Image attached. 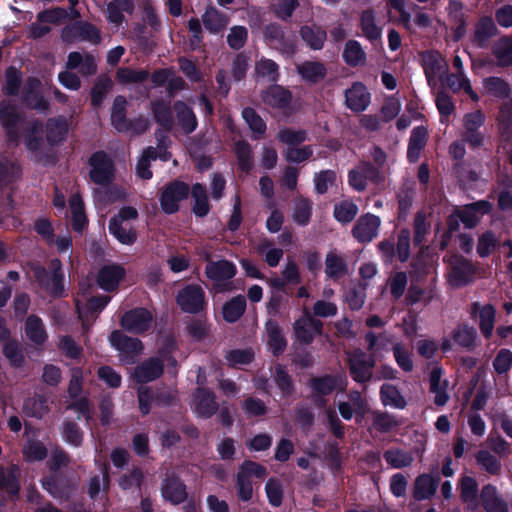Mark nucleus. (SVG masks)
Returning <instances> with one entry per match:
<instances>
[{"mask_svg":"<svg viewBox=\"0 0 512 512\" xmlns=\"http://www.w3.org/2000/svg\"><path fill=\"white\" fill-rule=\"evenodd\" d=\"M301 78L310 84H317L327 75L326 66L320 61H305L297 66Z\"/></svg>","mask_w":512,"mask_h":512,"instance_id":"nucleus-38","label":"nucleus"},{"mask_svg":"<svg viewBox=\"0 0 512 512\" xmlns=\"http://www.w3.org/2000/svg\"><path fill=\"white\" fill-rule=\"evenodd\" d=\"M442 374V368L435 367L432 369L429 377L430 392L435 394L434 404L439 407L444 406L449 400V395L446 391L448 386L447 380L441 385Z\"/></svg>","mask_w":512,"mask_h":512,"instance_id":"nucleus-42","label":"nucleus"},{"mask_svg":"<svg viewBox=\"0 0 512 512\" xmlns=\"http://www.w3.org/2000/svg\"><path fill=\"white\" fill-rule=\"evenodd\" d=\"M338 377L332 374H326L323 376L312 377L308 383L314 395L328 396L330 395L338 385Z\"/></svg>","mask_w":512,"mask_h":512,"instance_id":"nucleus-52","label":"nucleus"},{"mask_svg":"<svg viewBox=\"0 0 512 512\" xmlns=\"http://www.w3.org/2000/svg\"><path fill=\"white\" fill-rule=\"evenodd\" d=\"M150 74L146 69L135 70L130 67H120L116 71V79L121 84L143 83Z\"/></svg>","mask_w":512,"mask_h":512,"instance_id":"nucleus-64","label":"nucleus"},{"mask_svg":"<svg viewBox=\"0 0 512 512\" xmlns=\"http://www.w3.org/2000/svg\"><path fill=\"white\" fill-rule=\"evenodd\" d=\"M477 465L489 475L498 476L502 471V463L499 458L488 450L481 449L474 455Z\"/></svg>","mask_w":512,"mask_h":512,"instance_id":"nucleus-56","label":"nucleus"},{"mask_svg":"<svg viewBox=\"0 0 512 512\" xmlns=\"http://www.w3.org/2000/svg\"><path fill=\"white\" fill-rule=\"evenodd\" d=\"M460 499L472 509L478 504V483L472 476H463L459 483Z\"/></svg>","mask_w":512,"mask_h":512,"instance_id":"nucleus-48","label":"nucleus"},{"mask_svg":"<svg viewBox=\"0 0 512 512\" xmlns=\"http://www.w3.org/2000/svg\"><path fill=\"white\" fill-rule=\"evenodd\" d=\"M70 208H71V226L72 229L79 234H82L83 231L88 226V219L85 214L84 203L79 197H72L70 199Z\"/></svg>","mask_w":512,"mask_h":512,"instance_id":"nucleus-58","label":"nucleus"},{"mask_svg":"<svg viewBox=\"0 0 512 512\" xmlns=\"http://www.w3.org/2000/svg\"><path fill=\"white\" fill-rule=\"evenodd\" d=\"M20 469L12 464L8 467L0 465V492L14 501L19 498L21 491Z\"/></svg>","mask_w":512,"mask_h":512,"instance_id":"nucleus-17","label":"nucleus"},{"mask_svg":"<svg viewBox=\"0 0 512 512\" xmlns=\"http://www.w3.org/2000/svg\"><path fill=\"white\" fill-rule=\"evenodd\" d=\"M499 35L494 19L489 15L481 16L475 24L472 44L479 49H487L490 40Z\"/></svg>","mask_w":512,"mask_h":512,"instance_id":"nucleus-18","label":"nucleus"},{"mask_svg":"<svg viewBox=\"0 0 512 512\" xmlns=\"http://www.w3.org/2000/svg\"><path fill=\"white\" fill-rule=\"evenodd\" d=\"M236 273V265L226 259L210 262L205 267L206 277L216 282L230 280L236 275Z\"/></svg>","mask_w":512,"mask_h":512,"instance_id":"nucleus-29","label":"nucleus"},{"mask_svg":"<svg viewBox=\"0 0 512 512\" xmlns=\"http://www.w3.org/2000/svg\"><path fill=\"white\" fill-rule=\"evenodd\" d=\"M91 167L89 177L97 185L106 186L112 183L115 177V167L111 157L103 150L91 154L88 159Z\"/></svg>","mask_w":512,"mask_h":512,"instance_id":"nucleus-6","label":"nucleus"},{"mask_svg":"<svg viewBox=\"0 0 512 512\" xmlns=\"http://www.w3.org/2000/svg\"><path fill=\"white\" fill-rule=\"evenodd\" d=\"M496 124L499 141L512 144V101H504L499 106Z\"/></svg>","mask_w":512,"mask_h":512,"instance_id":"nucleus-26","label":"nucleus"},{"mask_svg":"<svg viewBox=\"0 0 512 512\" xmlns=\"http://www.w3.org/2000/svg\"><path fill=\"white\" fill-rule=\"evenodd\" d=\"M109 233L121 244L131 246L137 241V231L128 225L119 224L117 220H109Z\"/></svg>","mask_w":512,"mask_h":512,"instance_id":"nucleus-51","label":"nucleus"},{"mask_svg":"<svg viewBox=\"0 0 512 512\" xmlns=\"http://www.w3.org/2000/svg\"><path fill=\"white\" fill-rule=\"evenodd\" d=\"M161 497L165 502L177 506L188 499L187 486L176 473H167L160 484Z\"/></svg>","mask_w":512,"mask_h":512,"instance_id":"nucleus-11","label":"nucleus"},{"mask_svg":"<svg viewBox=\"0 0 512 512\" xmlns=\"http://www.w3.org/2000/svg\"><path fill=\"white\" fill-rule=\"evenodd\" d=\"M242 118L252 131V139L260 140L264 137L267 125L263 118L252 107H245L242 110Z\"/></svg>","mask_w":512,"mask_h":512,"instance_id":"nucleus-45","label":"nucleus"},{"mask_svg":"<svg viewBox=\"0 0 512 512\" xmlns=\"http://www.w3.org/2000/svg\"><path fill=\"white\" fill-rule=\"evenodd\" d=\"M22 83V71L15 66H8L4 71V83L2 86L3 94L10 97L18 96Z\"/></svg>","mask_w":512,"mask_h":512,"instance_id":"nucleus-44","label":"nucleus"},{"mask_svg":"<svg viewBox=\"0 0 512 512\" xmlns=\"http://www.w3.org/2000/svg\"><path fill=\"white\" fill-rule=\"evenodd\" d=\"M173 110L176 113L177 123L184 134L189 135L197 129V117L193 109L186 102L182 100L175 101Z\"/></svg>","mask_w":512,"mask_h":512,"instance_id":"nucleus-28","label":"nucleus"},{"mask_svg":"<svg viewBox=\"0 0 512 512\" xmlns=\"http://www.w3.org/2000/svg\"><path fill=\"white\" fill-rule=\"evenodd\" d=\"M264 40L273 49L286 57H292L297 51L296 40L293 36H287L284 28L279 23H269L263 28Z\"/></svg>","mask_w":512,"mask_h":512,"instance_id":"nucleus-7","label":"nucleus"},{"mask_svg":"<svg viewBox=\"0 0 512 512\" xmlns=\"http://www.w3.org/2000/svg\"><path fill=\"white\" fill-rule=\"evenodd\" d=\"M479 268L473 262L462 256H454L451 262L450 283L454 287H464L474 281Z\"/></svg>","mask_w":512,"mask_h":512,"instance_id":"nucleus-13","label":"nucleus"},{"mask_svg":"<svg viewBox=\"0 0 512 512\" xmlns=\"http://www.w3.org/2000/svg\"><path fill=\"white\" fill-rule=\"evenodd\" d=\"M190 194L193 199L192 212L196 217H206L210 210L206 186L202 183H195L190 187Z\"/></svg>","mask_w":512,"mask_h":512,"instance_id":"nucleus-35","label":"nucleus"},{"mask_svg":"<svg viewBox=\"0 0 512 512\" xmlns=\"http://www.w3.org/2000/svg\"><path fill=\"white\" fill-rule=\"evenodd\" d=\"M301 39L312 50H321L327 39V32L320 26L303 25L299 30Z\"/></svg>","mask_w":512,"mask_h":512,"instance_id":"nucleus-40","label":"nucleus"},{"mask_svg":"<svg viewBox=\"0 0 512 512\" xmlns=\"http://www.w3.org/2000/svg\"><path fill=\"white\" fill-rule=\"evenodd\" d=\"M113 89V81L107 74L100 75L94 82L90 90V103L93 109H99Z\"/></svg>","mask_w":512,"mask_h":512,"instance_id":"nucleus-37","label":"nucleus"},{"mask_svg":"<svg viewBox=\"0 0 512 512\" xmlns=\"http://www.w3.org/2000/svg\"><path fill=\"white\" fill-rule=\"evenodd\" d=\"M401 424L402 422L389 412L380 410H374L372 412V426L379 433H389L393 429L401 426Z\"/></svg>","mask_w":512,"mask_h":512,"instance_id":"nucleus-54","label":"nucleus"},{"mask_svg":"<svg viewBox=\"0 0 512 512\" xmlns=\"http://www.w3.org/2000/svg\"><path fill=\"white\" fill-rule=\"evenodd\" d=\"M440 478L429 474L419 475L414 483L413 497L420 501L429 499L437 490Z\"/></svg>","mask_w":512,"mask_h":512,"instance_id":"nucleus-41","label":"nucleus"},{"mask_svg":"<svg viewBox=\"0 0 512 512\" xmlns=\"http://www.w3.org/2000/svg\"><path fill=\"white\" fill-rule=\"evenodd\" d=\"M323 322L313 317L308 310H304V315L296 319L293 323V332L295 339L302 345L313 343L315 336L323 334Z\"/></svg>","mask_w":512,"mask_h":512,"instance_id":"nucleus-10","label":"nucleus"},{"mask_svg":"<svg viewBox=\"0 0 512 512\" xmlns=\"http://www.w3.org/2000/svg\"><path fill=\"white\" fill-rule=\"evenodd\" d=\"M191 406L194 414L202 419H210L220 409L216 393L204 386H199L194 390Z\"/></svg>","mask_w":512,"mask_h":512,"instance_id":"nucleus-9","label":"nucleus"},{"mask_svg":"<svg viewBox=\"0 0 512 512\" xmlns=\"http://www.w3.org/2000/svg\"><path fill=\"white\" fill-rule=\"evenodd\" d=\"M25 335L35 346H43L45 344L48 334L39 316L32 314L26 318Z\"/></svg>","mask_w":512,"mask_h":512,"instance_id":"nucleus-36","label":"nucleus"},{"mask_svg":"<svg viewBox=\"0 0 512 512\" xmlns=\"http://www.w3.org/2000/svg\"><path fill=\"white\" fill-rule=\"evenodd\" d=\"M381 220L372 213H366L358 218L352 228V236L360 243H369L378 235Z\"/></svg>","mask_w":512,"mask_h":512,"instance_id":"nucleus-16","label":"nucleus"},{"mask_svg":"<svg viewBox=\"0 0 512 512\" xmlns=\"http://www.w3.org/2000/svg\"><path fill=\"white\" fill-rule=\"evenodd\" d=\"M134 0H111L106 5V19L109 23L120 26L125 21L124 13L133 14Z\"/></svg>","mask_w":512,"mask_h":512,"instance_id":"nucleus-31","label":"nucleus"},{"mask_svg":"<svg viewBox=\"0 0 512 512\" xmlns=\"http://www.w3.org/2000/svg\"><path fill=\"white\" fill-rule=\"evenodd\" d=\"M150 105L156 123L166 131H170L174 124L170 102L155 99L151 101Z\"/></svg>","mask_w":512,"mask_h":512,"instance_id":"nucleus-39","label":"nucleus"},{"mask_svg":"<svg viewBox=\"0 0 512 512\" xmlns=\"http://www.w3.org/2000/svg\"><path fill=\"white\" fill-rule=\"evenodd\" d=\"M342 58L350 67H358L366 62V53L357 40H348L345 44Z\"/></svg>","mask_w":512,"mask_h":512,"instance_id":"nucleus-55","label":"nucleus"},{"mask_svg":"<svg viewBox=\"0 0 512 512\" xmlns=\"http://www.w3.org/2000/svg\"><path fill=\"white\" fill-rule=\"evenodd\" d=\"M255 72L258 77L266 78L268 82L274 84L279 81V65L268 58H261L255 64Z\"/></svg>","mask_w":512,"mask_h":512,"instance_id":"nucleus-63","label":"nucleus"},{"mask_svg":"<svg viewBox=\"0 0 512 512\" xmlns=\"http://www.w3.org/2000/svg\"><path fill=\"white\" fill-rule=\"evenodd\" d=\"M471 317L479 318V328L485 339H490L495 327L496 309L492 304L481 305L479 302L471 304Z\"/></svg>","mask_w":512,"mask_h":512,"instance_id":"nucleus-19","label":"nucleus"},{"mask_svg":"<svg viewBox=\"0 0 512 512\" xmlns=\"http://www.w3.org/2000/svg\"><path fill=\"white\" fill-rule=\"evenodd\" d=\"M476 338L477 330L465 323L459 324L452 332L453 341L463 348H473Z\"/></svg>","mask_w":512,"mask_h":512,"instance_id":"nucleus-61","label":"nucleus"},{"mask_svg":"<svg viewBox=\"0 0 512 512\" xmlns=\"http://www.w3.org/2000/svg\"><path fill=\"white\" fill-rule=\"evenodd\" d=\"M483 87L489 95L496 98L506 99L511 95L510 85L498 76L484 78Z\"/></svg>","mask_w":512,"mask_h":512,"instance_id":"nucleus-60","label":"nucleus"},{"mask_svg":"<svg viewBox=\"0 0 512 512\" xmlns=\"http://www.w3.org/2000/svg\"><path fill=\"white\" fill-rule=\"evenodd\" d=\"M63 440L73 447H80L83 444L84 432L80 426L72 420H65L61 427Z\"/></svg>","mask_w":512,"mask_h":512,"instance_id":"nucleus-62","label":"nucleus"},{"mask_svg":"<svg viewBox=\"0 0 512 512\" xmlns=\"http://www.w3.org/2000/svg\"><path fill=\"white\" fill-rule=\"evenodd\" d=\"M479 497L482 507L486 512H508V504L499 495L496 486L492 484L484 485Z\"/></svg>","mask_w":512,"mask_h":512,"instance_id":"nucleus-27","label":"nucleus"},{"mask_svg":"<svg viewBox=\"0 0 512 512\" xmlns=\"http://www.w3.org/2000/svg\"><path fill=\"white\" fill-rule=\"evenodd\" d=\"M41 485L53 498L57 500H69L73 495L76 485L64 472H50L41 479Z\"/></svg>","mask_w":512,"mask_h":512,"instance_id":"nucleus-8","label":"nucleus"},{"mask_svg":"<svg viewBox=\"0 0 512 512\" xmlns=\"http://www.w3.org/2000/svg\"><path fill=\"white\" fill-rule=\"evenodd\" d=\"M61 38L66 43H73L77 39L99 43L101 40L99 29L92 23L76 21L65 26L61 31Z\"/></svg>","mask_w":512,"mask_h":512,"instance_id":"nucleus-14","label":"nucleus"},{"mask_svg":"<svg viewBox=\"0 0 512 512\" xmlns=\"http://www.w3.org/2000/svg\"><path fill=\"white\" fill-rule=\"evenodd\" d=\"M260 96L264 104L276 109L287 108L292 101L291 91L277 83L269 85Z\"/></svg>","mask_w":512,"mask_h":512,"instance_id":"nucleus-24","label":"nucleus"},{"mask_svg":"<svg viewBox=\"0 0 512 512\" xmlns=\"http://www.w3.org/2000/svg\"><path fill=\"white\" fill-rule=\"evenodd\" d=\"M69 133V123L66 117L57 116L48 118L45 124V138L52 146H60L66 141Z\"/></svg>","mask_w":512,"mask_h":512,"instance_id":"nucleus-21","label":"nucleus"},{"mask_svg":"<svg viewBox=\"0 0 512 512\" xmlns=\"http://www.w3.org/2000/svg\"><path fill=\"white\" fill-rule=\"evenodd\" d=\"M175 300L182 312L192 315L204 313L208 307L204 289L195 283L187 284L180 289Z\"/></svg>","mask_w":512,"mask_h":512,"instance_id":"nucleus-5","label":"nucleus"},{"mask_svg":"<svg viewBox=\"0 0 512 512\" xmlns=\"http://www.w3.org/2000/svg\"><path fill=\"white\" fill-rule=\"evenodd\" d=\"M381 402L384 406H391L397 409H404L407 402L397 386L383 384L379 391Z\"/></svg>","mask_w":512,"mask_h":512,"instance_id":"nucleus-53","label":"nucleus"},{"mask_svg":"<svg viewBox=\"0 0 512 512\" xmlns=\"http://www.w3.org/2000/svg\"><path fill=\"white\" fill-rule=\"evenodd\" d=\"M347 367L353 381L366 384L373 379V369L376 366L374 353H367L361 348H355L347 353Z\"/></svg>","mask_w":512,"mask_h":512,"instance_id":"nucleus-2","label":"nucleus"},{"mask_svg":"<svg viewBox=\"0 0 512 512\" xmlns=\"http://www.w3.org/2000/svg\"><path fill=\"white\" fill-rule=\"evenodd\" d=\"M428 136V130L425 126L421 125L412 129L407 147V159L410 163L419 160L420 153L426 146Z\"/></svg>","mask_w":512,"mask_h":512,"instance_id":"nucleus-32","label":"nucleus"},{"mask_svg":"<svg viewBox=\"0 0 512 512\" xmlns=\"http://www.w3.org/2000/svg\"><path fill=\"white\" fill-rule=\"evenodd\" d=\"M450 6L452 7L450 17L455 24V26L452 28L453 40L458 42L465 36L467 32V16L462 11L463 5L461 2L451 1Z\"/></svg>","mask_w":512,"mask_h":512,"instance_id":"nucleus-47","label":"nucleus"},{"mask_svg":"<svg viewBox=\"0 0 512 512\" xmlns=\"http://www.w3.org/2000/svg\"><path fill=\"white\" fill-rule=\"evenodd\" d=\"M111 346L120 352L128 363H133L135 357L143 350L140 339L126 335L121 330H114L109 336Z\"/></svg>","mask_w":512,"mask_h":512,"instance_id":"nucleus-15","label":"nucleus"},{"mask_svg":"<svg viewBox=\"0 0 512 512\" xmlns=\"http://www.w3.org/2000/svg\"><path fill=\"white\" fill-rule=\"evenodd\" d=\"M127 105V99L123 95H117L113 100L110 120L113 128L119 133L128 132Z\"/></svg>","mask_w":512,"mask_h":512,"instance_id":"nucleus-33","label":"nucleus"},{"mask_svg":"<svg viewBox=\"0 0 512 512\" xmlns=\"http://www.w3.org/2000/svg\"><path fill=\"white\" fill-rule=\"evenodd\" d=\"M265 331L267 335V345L273 356H281L287 348V339L283 334V329L274 319H268L265 322Z\"/></svg>","mask_w":512,"mask_h":512,"instance_id":"nucleus-25","label":"nucleus"},{"mask_svg":"<svg viewBox=\"0 0 512 512\" xmlns=\"http://www.w3.org/2000/svg\"><path fill=\"white\" fill-rule=\"evenodd\" d=\"M34 279L39 288L52 298H62L65 294V273L60 259L50 260L48 268L34 263L31 265Z\"/></svg>","mask_w":512,"mask_h":512,"instance_id":"nucleus-1","label":"nucleus"},{"mask_svg":"<svg viewBox=\"0 0 512 512\" xmlns=\"http://www.w3.org/2000/svg\"><path fill=\"white\" fill-rule=\"evenodd\" d=\"M126 270L120 264L103 266L97 275L98 286L106 292H114L118 289L120 281L125 277Z\"/></svg>","mask_w":512,"mask_h":512,"instance_id":"nucleus-20","label":"nucleus"},{"mask_svg":"<svg viewBox=\"0 0 512 512\" xmlns=\"http://www.w3.org/2000/svg\"><path fill=\"white\" fill-rule=\"evenodd\" d=\"M163 372V360L159 357H150L136 366L134 379L137 383L145 384L160 378Z\"/></svg>","mask_w":512,"mask_h":512,"instance_id":"nucleus-22","label":"nucleus"},{"mask_svg":"<svg viewBox=\"0 0 512 512\" xmlns=\"http://www.w3.org/2000/svg\"><path fill=\"white\" fill-rule=\"evenodd\" d=\"M246 299L237 295L228 300L222 307L223 319L228 323L237 322L246 311Z\"/></svg>","mask_w":512,"mask_h":512,"instance_id":"nucleus-50","label":"nucleus"},{"mask_svg":"<svg viewBox=\"0 0 512 512\" xmlns=\"http://www.w3.org/2000/svg\"><path fill=\"white\" fill-rule=\"evenodd\" d=\"M349 268L346 260L335 251H329L325 258V274L328 279L338 281L348 274Z\"/></svg>","mask_w":512,"mask_h":512,"instance_id":"nucleus-34","label":"nucleus"},{"mask_svg":"<svg viewBox=\"0 0 512 512\" xmlns=\"http://www.w3.org/2000/svg\"><path fill=\"white\" fill-rule=\"evenodd\" d=\"M371 95L362 82H354L345 91L346 106L353 112H362L369 106Z\"/></svg>","mask_w":512,"mask_h":512,"instance_id":"nucleus-23","label":"nucleus"},{"mask_svg":"<svg viewBox=\"0 0 512 512\" xmlns=\"http://www.w3.org/2000/svg\"><path fill=\"white\" fill-rule=\"evenodd\" d=\"M276 386L282 393V396L289 398L295 393V384L292 376L287 372L286 367L282 364L275 366V372L273 375Z\"/></svg>","mask_w":512,"mask_h":512,"instance_id":"nucleus-59","label":"nucleus"},{"mask_svg":"<svg viewBox=\"0 0 512 512\" xmlns=\"http://www.w3.org/2000/svg\"><path fill=\"white\" fill-rule=\"evenodd\" d=\"M153 315L144 307H136L126 311L120 318L121 327L131 333L144 334L152 326Z\"/></svg>","mask_w":512,"mask_h":512,"instance_id":"nucleus-12","label":"nucleus"},{"mask_svg":"<svg viewBox=\"0 0 512 512\" xmlns=\"http://www.w3.org/2000/svg\"><path fill=\"white\" fill-rule=\"evenodd\" d=\"M360 28L363 35L370 41L381 39L382 28L376 25V15L373 9L363 10L360 15Z\"/></svg>","mask_w":512,"mask_h":512,"instance_id":"nucleus-46","label":"nucleus"},{"mask_svg":"<svg viewBox=\"0 0 512 512\" xmlns=\"http://www.w3.org/2000/svg\"><path fill=\"white\" fill-rule=\"evenodd\" d=\"M24 116L18 111L17 105L8 100L0 101V125L4 130L5 140L9 146H18L20 143V125Z\"/></svg>","mask_w":512,"mask_h":512,"instance_id":"nucleus-3","label":"nucleus"},{"mask_svg":"<svg viewBox=\"0 0 512 512\" xmlns=\"http://www.w3.org/2000/svg\"><path fill=\"white\" fill-rule=\"evenodd\" d=\"M312 211L313 202L309 198L299 196L294 199L292 219L297 225L307 226L310 223Z\"/></svg>","mask_w":512,"mask_h":512,"instance_id":"nucleus-49","label":"nucleus"},{"mask_svg":"<svg viewBox=\"0 0 512 512\" xmlns=\"http://www.w3.org/2000/svg\"><path fill=\"white\" fill-rule=\"evenodd\" d=\"M43 142L41 135H25V147L34 154V160L44 165H54L57 161L56 153L54 151L43 152Z\"/></svg>","mask_w":512,"mask_h":512,"instance_id":"nucleus-30","label":"nucleus"},{"mask_svg":"<svg viewBox=\"0 0 512 512\" xmlns=\"http://www.w3.org/2000/svg\"><path fill=\"white\" fill-rule=\"evenodd\" d=\"M233 151L237 158L238 169L249 174L254 167V157L250 143L246 140H238L234 144Z\"/></svg>","mask_w":512,"mask_h":512,"instance_id":"nucleus-43","label":"nucleus"},{"mask_svg":"<svg viewBox=\"0 0 512 512\" xmlns=\"http://www.w3.org/2000/svg\"><path fill=\"white\" fill-rule=\"evenodd\" d=\"M190 195V186L179 179L166 183L158 192L159 203L162 211L167 215H173L180 210V202Z\"/></svg>","mask_w":512,"mask_h":512,"instance_id":"nucleus-4","label":"nucleus"},{"mask_svg":"<svg viewBox=\"0 0 512 512\" xmlns=\"http://www.w3.org/2000/svg\"><path fill=\"white\" fill-rule=\"evenodd\" d=\"M492 54L500 67L512 66V37L503 36L492 47Z\"/></svg>","mask_w":512,"mask_h":512,"instance_id":"nucleus-57","label":"nucleus"}]
</instances>
